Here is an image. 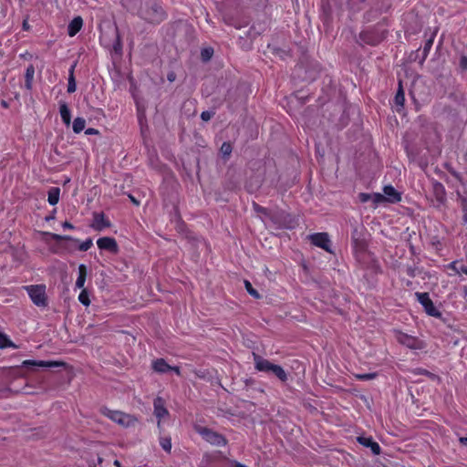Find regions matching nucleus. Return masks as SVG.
Segmentation results:
<instances>
[{
	"label": "nucleus",
	"mask_w": 467,
	"mask_h": 467,
	"mask_svg": "<svg viewBox=\"0 0 467 467\" xmlns=\"http://www.w3.org/2000/svg\"><path fill=\"white\" fill-rule=\"evenodd\" d=\"M125 5L130 12L150 25H159L167 17L158 0H125Z\"/></svg>",
	"instance_id": "obj_1"
},
{
	"label": "nucleus",
	"mask_w": 467,
	"mask_h": 467,
	"mask_svg": "<svg viewBox=\"0 0 467 467\" xmlns=\"http://www.w3.org/2000/svg\"><path fill=\"white\" fill-rule=\"evenodd\" d=\"M49 238L47 242L51 245V251L56 254L63 252H74L77 248L80 251H88L93 244L92 239L88 238L86 241L77 244L78 241L67 235H47Z\"/></svg>",
	"instance_id": "obj_2"
},
{
	"label": "nucleus",
	"mask_w": 467,
	"mask_h": 467,
	"mask_svg": "<svg viewBox=\"0 0 467 467\" xmlns=\"http://www.w3.org/2000/svg\"><path fill=\"white\" fill-rule=\"evenodd\" d=\"M254 368L257 371L265 372L275 376L280 381L285 382L288 379V375L285 369L279 366L273 364L268 359L264 358L258 354L253 353Z\"/></svg>",
	"instance_id": "obj_3"
},
{
	"label": "nucleus",
	"mask_w": 467,
	"mask_h": 467,
	"mask_svg": "<svg viewBox=\"0 0 467 467\" xmlns=\"http://www.w3.org/2000/svg\"><path fill=\"white\" fill-rule=\"evenodd\" d=\"M25 290L27 292L30 299L36 306L39 307H46L47 306L45 285H26L25 286Z\"/></svg>",
	"instance_id": "obj_4"
},
{
	"label": "nucleus",
	"mask_w": 467,
	"mask_h": 467,
	"mask_svg": "<svg viewBox=\"0 0 467 467\" xmlns=\"http://www.w3.org/2000/svg\"><path fill=\"white\" fill-rule=\"evenodd\" d=\"M196 431L202 437L203 440L212 445L221 447L225 446L227 443L224 436L207 427H197Z\"/></svg>",
	"instance_id": "obj_5"
},
{
	"label": "nucleus",
	"mask_w": 467,
	"mask_h": 467,
	"mask_svg": "<svg viewBox=\"0 0 467 467\" xmlns=\"http://www.w3.org/2000/svg\"><path fill=\"white\" fill-rule=\"evenodd\" d=\"M253 206H254V212L261 217V219L265 222V223H267V220H270L275 224H276L278 226H284V227H286L289 229L292 228V225H290L289 223H286L285 222L283 223V222L279 221V217L282 214H278L277 213H273L272 211H270L265 207H262L257 203H254Z\"/></svg>",
	"instance_id": "obj_6"
},
{
	"label": "nucleus",
	"mask_w": 467,
	"mask_h": 467,
	"mask_svg": "<svg viewBox=\"0 0 467 467\" xmlns=\"http://www.w3.org/2000/svg\"><path fill=\"white\" fill-rule=\"evenodd\" d=\"M396 339L400 344L414 350H421L426 347L420 338L402 332H397Z\"/></svg>",
	"instance_id": "obj_7"
},
{
	"label": "nucleus",
	"mask_w": 467,
	"mask_h": 467,
	"mask_svg": "<svg viewBox=\"0 0 467 467\" xmlns=\"http://www.w3.org/2000/svg\"><path fill=\"white\" fill-rule=\"evenodd\" d=\"M415 296L429 316L434 317H440L441 316V313L434 306L428 293L417 292L415 293Z\"/></svg>",
	"instance_id": "obj_8"
},
{
	"label": "nucleus",
	"mask_w": 467,
	"mask_h": 467,
	"mask_svg": "<svg viewBox=\"0 0 467 467\" xmlns=\"http://www.w3.org/2000/svg\"><path fill=\"white\" fill-rule=\"evenodd\" d=\"M101 413L121 426H129L131 420L130 415H127L119 410H112L108 408H102Z\"/></svg>",
	"instance_id": "obj_9"
},
{
	"label": "nucleus",
	"mask_w": 467,
	"mask_h": 467,
	"mask_svg": "<svg viewBox=\"0 0 467 467\" xmlns=\"http://www.w3.org/2000/svg\"><path fill=\"white\" fill-rule=\"evenodd\" d=\"M353 242L357 259L360 263L365 264L367 257L369 258L372 268L378 270L379 267L378 261L375 258L371 257V254L369 253H367L366 248L364 247L363 244H359L358 239H354Z\"/></svg>",
	"instance_id": "obj_10"
},
{
	"label": "nucleus",
	"mask_w": 467,
	"mask_h": 467,
	"mask_svg": "<svg viewBox=\"0 0 467 467\" xmlns=\"http://www.w3.org/2000/svg\"><path fill=\"white\" fill-rule=\"evenodd\" d=\"M307 238L311 244L320 247L330 254H334L332 243L328 235H307Z\"/></svg>",
	"instance_id": "obj_11"
},
{
	"label": "nucleus",
	"mask_w": 467,
	"mask_h": 467,
	"mask_svg": "<svg viewBox=\"0 0 467 467\" xmlns=\"http://www.w3.org/2000/svg\"><path fill=\"white\" fill-rule=\"evenodd\" d=\"M154 415L159 420L158 426L161 425V420L169 415V411L165 407V400L161 397H157L153 400Z\"/></svg>",
	"instance_id": "obj_12"
},
{
	"label": "nucleus",
	"mask_w": 467,
	"mask_h": 467,
	"mask_svg": "<svg viewBox=\"0 0 467 467\" xmlns=\"http://www.w3.org/2000/svg\"><path fill=\"white\" fill-rule=\"evenodd\" d=\"M61 363L57 361H45V360H32L26 359L22 362V367L25 368H57L59 367Z\"/></svg>",
	"instance_id": "obj_13"
},
{
	"label": "nucleus",
	"mask_w": 467,
	"mask_h": 467,
	"mask_svg": "<svg viewBox=\"0 0 467 467\" xmlns=\"http://www.w3.org/2000/svg\"><path fill=\"white\" fill-rule=\"evenodd\" d=\"M110 225L109 219L103 213H94L91 227L93 230L100 232L106 230Z\"/></svg>",
	"instance_id": "obj_14"
},
{
	"label": "nucleus",
	"mask_w": 467,
	"mask_h": 467,
	"mask_svg": "<svg viewBox=\"0 0 467 467\" xmlns=\"http://www.w3.org/2000/svg\"><path fill=\"white\" fill-rule=\"evenodd\" d=\"M97 244L99 249L101 250H107L110 253H117L118 252V244L115 241V239L111 237H101L97 241Z\"/></svg>",
	"instance_id": "obj_15"
},
{
	"label": "nucleus",
	"mask_w": 467,
	"mask_h": 467,
	"mask_svg": "<svg viewBox=\"0 0 467 467\" xmlns=\"http://www.w3.org/2000/svg\"><path fill=\"white\" fill-rule=\"evenodd\" d=\"M357 440L359 444L369 448L374 455H379L380 453L381 448L379 444L372 439V437L359 436Z\"/></svg>",
	"instance_id": "obj_16"
},
{
	"label": "nucleus",
	"mask_w": 467,
	"mask_h": 467,
	"mask_svg": "<svg viewBox=\"0 0 467 467\" xmlns=\"http://www.w3.org/2000/svg\"><path fill=\"white\" fill-rule=\"evenodd\" d=\"M432 191L438 204H443L446 201V191L444 186L441 182H435L432 183Z\"/></svg>",
	"instance_id": "obj_17"
},
{
	"label": "nucleus",
	"mask_w": 467,
	"mask_h": 467,
	"mask_svg": "<svg viewBox=\"0 0 467 467\" xmlns=\"http://www.w3.org/2000/svg\"><path fill=\"white\" fill-rule=\"evenodd\" d=\"M405 273L410 277H415L417 275H420L421 276L422 279H425L426 277L431 276L429 272H426L422 267H418L416 265H406Z\"/></svg>",
	"instance_id": "obj_18"
},
{
	"label": "nucleus",
	"mask_w": 467,
	"mask_h": 467,
	"mask_svg": "<svg viewBox=\"0 0 467 467\" xmlns=\"http://www.w3.org/2000/svg\"><path fill=\"white\" fill-rule=\"evenodd\" d=\"M386 202H397L400 201V194L391 185H387L383 188Z\"/></svg>",
	"instance_id": "obj_19"
},
{
	"label": "nucleus",
	"mask_w": 467,
	"mask_h": 467,
	"mask_svg": "<svg viewBox=\"0 0 467 467\" xmlns=\"http://www.w3.org/2000/svg\"><path fill=\"white\" fill-rule=\"evenodd\" d=\"M404 102H405V95H404V90H403V87H402V81L400 80L399 88H398L396 96L394 98V103H395V106L397 107V109H396L397 111L401 110V109L404 106Z\"/></svg>",
	"instance_id": "obj_20"
},
{
	"label": "nucleus",
	"mask_w": 467,
	"mask_h": 467,
	"mask_svg": "<svg viewBox=\"0 0 467 467\" xmlns=\"http://www.w3.org/2000/svg\"><path fill=\"white\" fill-rule=\"evenodd\" d=\"M152 368L154 371L163 374L170 371L171 366H170L165 359L157 358L152 362Z\"/></svg>",
	"instance_id": "obj_21"
},
{
	"label": "nucleus",
	"mask_w": 467,
	"mask_h": 467,
	"mask_svg": "<svg viewBox=\"0 0 467 467\" xmlns=\"http://www.w3.org/2000/svg\"><path fill=\"white\" fill-rule=\"evenodd\" d=\"M59 113L64 124L69 126L71 122V114L68 106L65 101H59Z\"/></svg>",
	"instance_id": "obj_22"
},
{
	"label": "nucleus",
	"mask_w": 467,
	"mask_h": 467,
	"mask_svg": "<svg viewBox=\"0 0 467 467\" xmlns=\"http://www.w3.org/2000/svg\"><path fill=\"white\" fill-rule=\"evenodd\" d=\"M83 20L80 16L75 17L68 25L67 33L70 36H74L81 29Z\"/></svg>",
	"instance_id": "obj_23"
},
{
	"label": "nucleus",
	"mask_w": 467,
	"mask_h": 467,
	"mask_svg": "<svg viewBox=\"0 0 467 467\" xmlns=\"http://www.w3.org/2000/svg\"><path fill=\"white\" fill-rule=\"evenodd\" d=\"M87 278V267L84 265L78 266V276L76 281V288H83Z\"/></svg>",
	"instance_id": "obj_24"
},
{
	"label": "nucleus",
	"mask_w": 467,
	"mask_h": 467,
	"mask_svg": "<svg viewBox=\"0 0 467 467\" xmlns=\"http://www.w3.org/2000/svg\"><path fill=\"white\" fill-rule=\"evenodd\" d=\"M60 189L58 187H52L48 191L47 201L49 204L56 205L59 201Z\"/></svg>",
	"instance_id": "obj_25"
},
{
	"label": "nucleus",
	"mask_w": 467,
	"mask_h": 467,
	"mask_svg": "<svg viewBox=\"0 0 467 467\" xmlns=\"http://www.w3.org/2000/svg\"><path fill=\"white\" fill-rule=\"evenodd\" d=\"M12 348L14 349L17 348V346L11 341L9 337L4 332L0 331V348Z\"/></svg>",
	"instance_id": "obj_26"
},
{
	"label": "nucleus",
	"mask_w": 467,
	"mask_h": 467,
	"mask_svg": "<svg viewBox=\"0 0 467 467\" xmlns=\"http://www.w3.org/2000/svg\"><path fill=\"white\" fill-rule=\"evenodd\" d=\"M35 75V67L33 65H29L26 70V82L25 87L30 90L32 88V81Z\"/></svg>",
	"instance_id": "obj_27"
},
{
	"label": "nucleus",
	"mask_w": 467,
	"mask_h": 467,
	"mask_svg": "<svg viewBox=\"0 0 467 467\" xmlns=\"http://www.w3.org/2000/svg\"><path fill=\"white\" fill-rule=\"evenodd\" d=\"M75 67H76V64L71 66V67L69 69L68 83H67V92L68 93L75 92L76 88H77L76 80H75V77H74Z\"/></svg>",
	"instance_id": "obj_28"
},
{
	"label": "nucleus",
	"mask_w": 467,
	"mask_h": 467,
	"mask_svg": "<svg viewBox=\"0 0 467 467\" xmlns=\"http://www.w3.org/2000/svg\"><path fill=\"white\" fill-rule=\"evenodd\" d=\"M432 44H433V39L431 37L429 38L425 44H424V47H423V50L421 52V57L419 59V63L420 65L423 64V62L425 61L426 57H428V54L432 47Z\"/></svg>",
	"instance_id": "obj_29"
},
{
	"label": "nucleus",
	"mask_w": 467,
	"mask_h": 467,
	"mask_svg": "<svg viewBox=\"0 0 467 467\" xmlns=\"http://www.w3.org/2000/svg\"><path fill=\"white\" fill-rule=\"evenodd\" d=\"M86 126V120L83 118L78 117L74 119L72 128L75 133H80Z\"/></svg>",
	"instance_id": "obj_30"
},
{
	"label": "nucleus",
	"mask_w": 467,
	"mask_h": 467,
	"mask_svg": "<svg viewBox=\"0 0 467 467\" xmlns=\"http://www.w3.org/2000/svg\"><path fill=\"white\" fill-rule=\"evenodd\" d=\"M459 202L461 203L462 211V221L464 223H467V199L462 196L458 192Z\"/></svg>",
	"instance_id": "obj_31"
},
{
	"label": "nucleus",
	"mask_w": 467,
	"mask_h": 467,
	"mask_svg": "<svg viewBox=\"0 0 467 467\" xmlns=\"http://www.w3.org/2000/svg\"><path fill=\"white\" fill-rule=\"evenodd\" d=\"M160 445L165 451L171 452V440L170 437H161L160 439Z\"/></svg>",
	"instance_id": "obj_32"
},
{
	"label": "nucleus",
	"mask_w": 467,
	"mask_h": 467,
	"mask_svg": "<svg viewBox=\"0 0 467 467\" xmlns=\"http://www.w3.org/2000/svg\"><path fill=\"white\" fill-rule=\"evenodd\" d=\"M360 37L368 44L375 46L380 42V40L383 38H373L368 33H364L360 35Z\"/></svg>",
	"instance_id": "obj_33"
},
{
	"label": "nucleus",
	"mask_w": 467,
	"mask_h": 467,
	"mask_svg": "<svg viewBox=\"0 0 467 467\" xmlns=\"http://www.w3.org/2000/svg\"><path fill=\"white\" fill-rule=\"evenodd\" d=\"M233 150L232 145L230 142L225 141L222 144L220 151L223 157L229 158Z\"/></svg>",
	"instance_id": "obj_34"
},
{
	"label": "nucleus",
	"mask_w": 467,
	"mask_h": 467,
	"mask_svg": "<svg viewBox=\"0 0 467 467\" xmlns=\"http://www.w3.org/2000/svg\"><path fill=\"white\" fill-rule=\"evenodd\" d=\"M244 286L250 296L254 298H260L259 293L253 287L252 284L248 280H244Z\"/></svg>",
	"instance_id": "obj_35"
},
{
	"label": "nucleus",
	"mask_w": 467,
	"mask_h": 467,
	"mask_svg": "<svg viewBox=\"0 0 467 467\" xmlns=\"http://www.w3.org/2000/svg\"><path fill=\"white\" fill-rule=\"evenodd\" d=\"M78 301L86 306H89V304H90L89 296L86 289H82V291L78 295Z\"/></svg>",
	"instance_id": "obj_36"
},
{
	"label": "nucleus",
	"mask_w": 467,
	"mask_h": 467,
	"mask_svg": "<svg viewBox=\"0 0 467 467\" xmlns=\"http://www.w3.org/2000/svg\"><path fill=\"white\" fill-rule=\"evenodd\" d=\"M376 376H377L376 373H363V374H357L355 377L360 380H370V379H375Z\"/></svg>",
	"instance_id": "obj_37"
},
{
	"label": "nucleus",
	"mask_w": 467,
	"mask_h": 467,
	"mask_svg": "<svg viewBox=\"0 0 467 467\" xmlns=\"http://www.w3.org/2000/svg\"><path fill=\"white\" fill-rule=\"evenodd\" d=\"M214 114H215L214 111H210V110L202 111L201 114V119L203 121H208L214 116Z\"/></svg>",
	"instance_id": "obj_38"
},
{
	"label": "nucleus",
	"mask_w": 467,
	"mask_h": 467,
	"mask_svg": "<svg viewBox=\"0 0 467 467\" xmlns=\"http://www.w3.org/2000/svg\"><path fill=\"white\" fill-rule=\"evenodd\" d=\"M375 203H379V202H382L384 201H386V198L383 194L381 193H374L372 195V199H371Z\"/></svg>",
	"instance_id": "obj_39"
},
{
	"label": "nucleus",
	"mask_w": 467,
	"mask_h": 467,
	"mask_svg": "<svg viewBox=\"0 0 467 467\" xmlns=\"http://www.w3.org/2000/svg\"><path fill=\"white\" fill-rule=\"evenodd\" d=\"M212 55H213V50H211V49H203L202 51V58L204 61L209 60L212 57Z\"/></svg>",
	"instance_id": "obj_40"
},
{
	"label": "nucleus",
	"mask_w": 467,
	"mask_h": 467,
	"mask_svg": "<svg viewBox=\"0 0 467 467\" xmlns=\"http://www.w3.org/2000/svg\"><path fill=\"white\" fill-rule=\"evenodd\" d=\"M457 274L458 275L464 274V275H467V265H465L462 263L459 262Z\"/></svg>",
	"instance_id": "obj_41"
},
{
	"label": "nucleus",
	"mask_w": 467,
	"mask_h": 467,
	"mask_svg": "<svg viewBox=\"0 0 467 467\" xmlns=\"http://www.w3.org/2000/svg\"><path fill=\"white\" fill-rule=\"evenodd\" d=\"M371 199H372V195H370L368 193H360L359 194V200L362 202H368Z\"/></svg>",
	"instance_id": "obj_42"
},
{
	"label": "nucleus",
	"mask_w": 467,
	"mask_h": 467,
	"mask_svg": "<svg viewBox=\"0 0 467 467\" xmlns=\"http://www.w3.org/2000/svg\"><path fill=\"white\" fill-rule=\"evenodd\" d=\"M458 265H459V261H453L451 263H450L447 267L449 269H451L455 272V274H457V271H458Z\"/></svg>",
	"instance_id": "obj_43"
},
{
	"label": "nucleus",
	"mask_w": 467,
	"mask_h": 467,
	"mask_svg": "<svg viewBox=\"0 0 467 467\" xmlns=\"http://www.w3.org/2000/svg\"><path fill=\"white\" fill-rule=\"evenodd\" d=\"M460 66H461V67L462 69H466L467 68V57H461Z\"/></svg>",
	"instance_id": "obj_44"
},
{
	"label": "nucleus",
	"mask_w": 467,
	"mask_h": 467,
	"mask_svg": "<svg viewBox=\"0 0 467 467\" xmlns=\"http://www.w3.org/2000/svg\"><path fill=\"white\" fill-rule=\"evenodd\" d=\"M276 54L282 58V59H285V57H287L289 54L288 52L285 51V50H281V49H278L276 50Z\"/></svg>",
	"instance_id": "obj_45"
},
{
	"label": "nucleus",
	"mask_w": 467,
	"mask_h": 467,
	"mask_svg": "<svg viewBox=\"0 0 467 467\" xmlns=\"http://www.w3.org/2000/svg\"><path fill=\"white\" fill-rule=\"evenodd\" d=\"M62 227H63L64 231L72 230L73 229V225L71 223H67V222L62 223Z\"/></svg>",
	"instance_id": "obj_46"
},
{
	"label": "nucleus",
	"mask_w": 467,
	"mask_h": 467,
	"mask_svg": "<svg viewBox=\"0 0 467 467\" xmlns=\"http://www.w3.org/2000/svg\"><path fill=\"white\" fill-rule=\"evenodd\" d=\"M85 133L88 135L99 134V130L93 128H88L86 130Z\"/></svg>",
	"instance_id": "obj_47"
},
{
	"label": "nucleus",
	"mask_w": 467,
	"mask_h": 467,
	"mask_svg": "<svg viewBox=\"0 0 467 467\" xmlns=\"http://www.w3.org/2000/svg\"><path fill=\"white\" fill-rule=\"evenodd\" d=\"M22 26H23V29H24V30H26V31L29 30L30 26H29V24H28V22H27V19H25V20L23 21V25H22Z\"/></svg>",
	"instance_id": "obj_48"
},
{
	"label": "nucleus",
	"mask_w": 467,
	"mask_h": 467,
	"mask_svg": "<svg viewBox=\"0 0 467 467\" xmlns=\"http://www.w3.org/2000/svg\"><path fill=\"white\" fill-rule=\"evenodd\" d=\"M175 74L173 72L168 74L167 78L170 82H173L175 80Z\"/></svg>",
	"instance_id": "obj_49"
},
{
	"label": "nucleus",
	"mask_w": 467,
	"mask_h": 467,
	"mask_svg": "<svg viewBox=\"0 0 467 467\" xmlns=\"http://www.w3.org/2000/svg\"><path fill=\"white\" fill-rule=\"evenodd\" d=\"M170 371H173L174 373H176L178 376L181 375V370H180V368L179 367H172L171 366V368L170 369Z\"/></svg>",
	"instance_id": "obj_50"
},
{
	"label": "nucleus",
	"mask_w": 467,
	"mask_h": 467,
	"mask_svg": "<svg viewBox=\"0 0 467 467\" xmlns=\"http://www.w3.org/2000/svg\"><path fill=\"white\" fill-rule=\"evenodd\" d=\"M459 441H460V443H461L462 445H463V446H467V437H461V438L459 439Z\"/></svg>",
	"instance_id": "obj_51"
},
{
	"label": "nucleus",
	"mask_w": 467,
	"mask_h": 467,
	"mask_svg": "<svg viewBox=\"0 0 467 467\" xmlns=\"http://www.w3.org/2000/svg\"><path fill=\"white\" fill-rule=\"evenodd\" d=\"M419 52H420V49L416 50L415 53H412L410 55V59L416 60L418 58V57H419Z\"/></svg>",
	"instance_id": "obj_52"
},
{
	"label": "nucleus",
	"mask_w": 467,
	"mask_h": 467,
	"mask_svg": "<svg viewBox=\"0 0 467 467\" xmlns=\"http://www.w3.org/2000/svg\"><path fill=\"white\" fill-rule=\"evenodd\" d=\"M129 197H130V199L131 200V202H132L134 204H136V205H139V204H140L139 201H138L137 199H135L133 196L130 195Z\"/></svg>",
	"instance_id": "obj_53"
},
{
	"label": "nucleus",
	"mask_w": 467,
	"mask_h": 467,
	"mask_svg": "<svg viewBox=\"0 0 467 467\" xmlns=\"http://www.w3.org/2000/svg\"><path fill=\"white\" fill-rule=\"evenodd\" d=\"M234 466H235V467H247L246 465H244V464H243V463H240V462H235Z\"/></svg>",
	"instance_id": "obj_54"
},
{
	"label": "nucleus",
	"mask_w": 467,
	"mask_h": 467,
	"mask_svg": "<svg viewBox=\"0 0 467 467\" xmlns=\"http://www.w3.org/2000/svg\"><path fill=\"white\" fill-rule=\"evenodd\" d=\"M410 95L411 96V98H412L413 99H415V90H414V88L410 89Z\"/></svg>",
	"instance_id": "obj_55"
},
{
	"label": "nucleus",
	"mask_w": 467,
	"mask_h": 467,
	"mask_svg": "<svg viewBox=\"0 0 467 467\" xmlns=\"http://www.w3.org/2000/svg\"><path fill=\"white\" fill-rule=\"evenodd\" d=\"M429 372L425 369H420L419 374H428Z\"/></svg>",
	"instance_id": "obj_56"
},
{
	"label": "nucleus",
	"mask_w": 467,
	"mask_h": 467,
	"mask_svg": "<svg viewBox=\"0 0 467 467\" xmlns=\"http://www.w3.org/2000/svg\"><path fill=\"white\" fill-rule=\"evenodd\" d=\"M114 464H115L117 467H121L120 462H119V461H115Z\"/></svg>",
	"instance_id": "obj_57"
},
{
	"label": "nucleus",
	"mask_w": 467,
	"mask_h": 467,
	"mask_svg": "<svg viewBox=\"0 0 467 467\" xmlns=\"http://www.w3.org/2000/svg\"><path fill=\"white\" fill-rule=\"evenodd\" d=\"M39 234H50L49 232H39Z\"/></svg>",
	"instance_id": "obj_58"
}]
</instances>
